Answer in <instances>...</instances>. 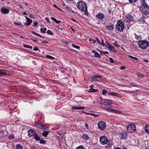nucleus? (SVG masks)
<instances>
[{
  "label": "nucleus",
  "instance_id": "nucleus-15",
  "mask_svg": "<svg viewBox=\"0 0 149 149\" xmlns=\"http://www.w3.org/2000/svg\"><path fill=\"white\" fill-rule=\"evenodd\" d=\"M96 17L100 19H102L104 17V15L103 13H100L96 15Z\"/></svg>",
  "mask_w": 149,
  "mask_h": 149
},
{
  "label": "nucleus",
  "instance_id": "nucleus-56",
  "mask_svg": "<svg viewBox=\"0 0 149 149\" xmlns=\"http://www.w3.org/2000/svg\"><path fill=\"white\" fill-rule=\"evenodd\" d=\"M91 115H92L93 116L95 117H97L98 116V115H97L93 113H91Z\"/></svg>",
  "mask_w": 149,
  "mask_h": 149
},
{
  "label": "nucleus",
  "instance_id": "nucleus-17",
  "mask_svg": "<svg viewBox=\"0 0 149 149\" xmlns=\"http://www.w3.org/2000/svg\"><path fill=\"white\" fill-rule=\"evenodd\" d=\"M92 52L94 54L95 57L98 58H100L101 57L100 56L99 54L96 52L95 51L93 50Z\"/></svg>",
  "mask_w": 149,
  "mask_h": 149
},
{
  "label": "nucleus",
  "instance_id": "nucleus-33",
  "mask_svg": "<svg viewBox=\"0 0 149 149\" xmlns=\"http://www.w3.org/2000/svg\"><path fill=\"white\" fill-rule=\"evenodd\" d=\"M128 57L129 58H131L132 59H133L134 60H136V61H137L138 60V58H137L135 57H134L132 56H131L130 55H128Z\"/></svg>",
  "mask_w": 149,
  "mask_h": 149
},
{
  "label": "nucleus",
  "instance_id": "nucleus-11",
  "mask_svg": "<svg viewBox=\"0 0 149 149\" xmlns=\"http://www.w3.org/2000/svg\"><path fill=\"white\" fill-rule=\"evenodd\" d=\"M1 12L3 14H8L9 12V10L4 8H2L1 9Z\"/></svg>",
  "mask_w": 149,
  "mask_h": 149
},
{
  "label": "nucleus",
  "instance_id": "nucleus-18",
  "mask_svg": "<svg viewBox=\"0 0 149 149\" xmlns=\"http://www.w3.org/2000/svg\"><path fill=\"white\" fill-rule=\"evenodd\" d=\"M49 133V132L47 131H43L42 133V135L44 137H46L47 136Z\"/></svg>",
  "mask_w": 149,
  "mask_h": 149
},
{
  "label": "nucleus",
  "instance_id": "nucleus-55",
  "mask_svg": "<svg viewBox=\"0 0 149 149\" xmlns=\"http://www.w3.org/2000/svg\"><path fill=\"white\" fill-rule=\"evenodd\" d=\"M42 43L43 44H46L48 43V42L46 40L42 41Z\"/></svg>",
  "mask_w": 149,
  "mask_h": 149
},
{
  "label": "nucleus",
  "instance_id": "nucleus-40",
  "mask_svg": "<svg viewBox=\"0 0 149 149\" xmlns=\"http://www.w3.org/2000/svg\"><path fill=\"white\" fill-rule=\"evenodd\" d=\"M135 38L137 39H139L141 38V36H138L135 33Z\"/></svg>",
  "mask_w": 149,
  "mask_h": 149
},
{
  "label": "nucleus",
  "instance_id": "nucleus-64",
  "mask_svg": "<svg viewBox=\"0 0 149 149\" xmlns=\"http://www.w3.org/2000/svg\"><path fill=\"white\" fill-rule=\"evenodd\" d=\"M85 126L87 129L88 128V124H86Z\"/></svg>",
  "mask_w": 149,
  "mask_h": 149
},
{
  "label": "nucleus",
  "instance_id": "nucleus-26",
  "mask_svg": "<svg viewBox=\"0 0 149 149\" xmlns=\"http://www.w3.org/2000/svg\"><path fill=\"white\" fill-rule=\"evenodd\" d=\"M98 90L97 89H94L92 88H90L89 91V92H95L97 91Z\"/></svg>",
  "mask_w": 149,
  "mask_h": 149
},
{
  "label": "nucleus",
  "instance_id": "nucleus-63",
  "mask_svg": "<svg viewBox=\"0 0 149 149\" xmlns=\"http://www.w3.org/2000/svg\"><path fill=\"white\" fill-rule=\"evenodd\" d=\"M103 53L104 54H108V52H107L105 51V52H103Z\"/></svg>",
  "mask_w": 149,
  "mask_h": 149
},
{
  "label": "nucleus",
  "instance_id": "nucleus-38",
  "mask_svg": "<svg viewBox=\"0 0 149 149\" xmlns=\"http://www.w3.org/2000/svg\"><path fill=\"white\" fill-rule=\"evenodd\" d=\"M14 24L18 26H20L22 25V23H21L16 22H14Z\"/></svg>",
  "mask_w": 149,
  "mask_h": 149
},
{
  "label": "nucleus",
  "instance_id": "nucleus-45",
  "mask_svg": "<svg viewBox=\"0 0 149 149\" xmlns=\"http://www.w3.org/2000/svg\"><path fill=\"white\" fill-rule=\"evenodd\" d=\"M107 93V91L106 90H104V89L103 90L102 93V94L103 95H104Z\"/></svg>",
  "mask_w": 149,
  "mask_h": 149
},
{
  "label": "nucleus",
  "instance_id": "nucleus-1",
  "mask_svg": "<svg viewBox=\"0 0 149 149\" xmlns=\"http://www.w3.org/2000/svg\"><path fill=\"white\" fill-rule=\"evenodd\" d=\"M139 9L143 14H149V6L146 3L142 2Z\"/></svg>",
  "mask_w": 149,
  "mask_h": 149
},
{
  "label": "nucleus",
  "instance_id": "nucleus-54",
  "mask_svg": "<svg viewBox=\"0 0 149 149\" xmlns=\"http://www.w3.org/2000/svg\"><path fill=\"white\" fill-rule=\"evenodd\" d=\"M125 67L124 66H122L120 68V69L121 70H124L125 69Z\"/></svg>",
  "mask_w": 149,
  "mask_h": 149
},
{
  "label": "nucleus",
  "instance_id": "nucleus-42",
  "mask_svg": "<svg viewBox=\"0 0 149 149\" xmlns=\"http://www.w3.org/2000/svg\"><path fill=\"white\" fill-rule=\"evenodd\" d=\"M40 143L41 144H45L46 142L42 139H41L40 141Z\"/></svg>",
  "mask_w": 149,
  "mask_h": 149
},
{
  "label": "nucleus",
  "instance_id": "nucleus-13",
  "mask_svg": "<svg viewBox=\"0 0 149 149\" xmlns=\"http://www.w3.org/2000/svg\"><path fill=\"white\" fill-rule=\"evenodd\" d=\"M121 138L122 139H125L127 136V133L124 132L122 133L121 134Z\"/></svg>",
  "mask_w": 149,
  "mask_h": 149
},
{
  "label": "nucleus",
  "instance_id": "nucleus-20",
  "mask_svg": "<svg viewBox=\"0 0 149 149\" xmlns=\"http://www.w3.org/2000/svg\"><path fill=\"white\" fill-rule=\"evenodd\" d=\"M40 128L45 130H47L48 129V127H46L45 125L43 124L41 125L40 126Z\"/></svg>",
  "mask_w": 149,
  "mask_h": 149
},
{
  "label": "nucleus",
  "instance_id": "nucleus-44",
  "mask_svg": "<svg viewBox=\"0 0 149 149\" xmlns=\"http://www.w3.org/2000/svg\"><path fill=\"white\" fill-rule=\"evenodd\" d=\"M76 149H84V148L82 146H80L76 148Z\"/></svg>",
  "mask_w": 149,
  "mask_h": 149
},
{
  "label": "nucleus",
  "instance_id": "nucleus-3",
  "mask_svg": "<svg viewBox=\"0 0 149 149\" xmlns=\"http://www.w3.org/2000/svg\"><path fill=\"white\" fill-rule=\"evenodd\" d=\"M116 28L119 32H121L123 31L124 26L123 22L121 20H119L117 22L116 25Z\"/></svg>",
  "mask_w": 149,
  "mask_h": 149
},
{
  "label": "nucleus",
  "instance_id": "nucleus-46",
  "mask_svg": "<svg viewBox=\"0 0 149 149\" xmlns=\"http://www.w3.org/2000/svg\"><path fill=\"white\" fill-rule=\"evenodd\" d=\"M130 84L131 85L133 86L139 87V86L136 84H134L133 83H130Z\"/></svg>",
  "mask_w": 149,
  "mask_h": 149
},
{
  "label": "nucleus",
  "instance_id": "nucleus-27",
  "mask_svg": "<svg viewBox=\"0 0 149 149\" xmlns=\"http://www.w3.org/2000/svg\"><path fill=\"white\" fill-rule=\"evenodd\" d=\"M16 149H22V146L19 144H17L16 146Z\"/></svg>",
  "mask_w": 149,
  "mask_h": 149
},
{
  "label": "nucleus",
  "instance_id": "nucleus-14",
  "mask_svg": "<svg viewBox=\"0 0 149 149\" xmlns=\"http://www.w3.org/2000/svg\"><path fill=\"white\" fill-rule=\"evenodd\" d=\"M7 74V71L3 70L0 69V76H4Z\"/></svg>",
  "mask_w": 149,
  "mask_h": 149
},
{
  "label": "nucleus",
  "instance_id": "nucleus-57",
  "mask_svg": "<svg viewBox=\"0 0 149 149\" xmlns=\"http://www.w3.org/2000/svg\"><path fill=\"white\" fill-rule=\"evenodd\" d=\"M31 33L33 34H34L36 36H37V35H38V34L35 32H34V31H32L31 32Z\"/></svg>",
  "mask_w": 149,
  "mask_h": 149
},
{
  "label": "nucleus",
  "instance_id": "nucleus-16",
  "mask_svg": "<svg viewBox=\"0 0 149 149\" xmlns=\"http://www.w3.org/2000/svg\"><path fill=\"white\" fill-rule=\"evenodd\" d=\"M106 46L107 47L109 48L111 51L113 52L114 50L113 47L111 44H108V46L106 45Z\"/></svg>",
  "mask_w": 149,
  "mask_h": 149
},
{
  "label": "nucleus",
  "instance_id": "nucleus-61",
  "mask_svg": "<svg viewBox=\"0 0 149 149\" xmlns=\"http://www.w3.org/2000/svg\"><path fill=\"white\" fill-rule=\"evenodd\" d=\"M71 19L73 22H77V21L75 20L74 19H73L72 18H71Z\"/></svg>",
  "mask_w": 149,
  "mask_h": 149
},
{
  "label": "nucleus",
  "instance_id": "nucleus-58",
  "mask_svg": "<svg viewBox=\"0 0 149 149\" xmlns=\"http://www.w3.org/2000/svg\"><path fill=\"white\" fill-rule=\"evenodd\" d=\"M114 112L115 113H121V112L120 111H116V110H115V111H114Z\"/></svg>",
  "mask_w": 149,
  "mask_h": 149
},
{
  "label": "nucleus",
  "instance_id": "nucleus-25",
  "mask_svg": "<svg viewBox=\"0 0 149 149\" xmlns=\"http://www.w3.org/2000/svg\"><path fill=\"white\" fill-rule=\"evenodd\" d=\"M103 99L99 98L97 99V102L99 103L103 104Z\"/></svg>",
  "mask_w": 149,
  "mask_h": 149
},
{
  "label": "nucleus",
  "instance_id": "nucleus-5",
  "mask_svg": "<svg viewBox=\"0 0 149 149\" xmlns=\"http://www.w3.org/2000/svg\"><path fill=\"white\" fill-rule=\"evenodd\" d=\"M127 129L128 132L132 133L136 130V127L134 124H129L127 127Z\"/></svg>",
  "mask_w": 149,
  "mask_h": 149
},
{
  "label": "nucleus",
  "instance_id": "nucleus-30",
  "mask_svg": "<svg viewBox=\"0 0 149 149\" xmlns=\"http://www.w3.org/2000/svg\"><path fill=\"white\" fill-rule=\"evenodd\" d=\"M89 41L92 42L94 44H95L96 42V40L95 39H93L91 38H90L89 39Z\"/></svg>",
  "mask_w": 149,
  "mask_h": 149
},
{
  "label": "nucleus",
  "instance_id": "nucleus-39",
  "mask_svg": "<svg viewBox=\"0 0 149 149\" xmlns=\"http://www.w3.org/2000/svg\"><path fill=\"white\" fill-rule=\"evenodd\" d=\"M47 33L48 34L52 35L53 33L50 30H48L47 32Z\"/></svg>",
  "mask_w": 149,
  "mask_h": 149
},
{
  "label": "nucleus",
  "instance_id": "nucleus-62",
  "mask_svg": "<svg viewBox=\"0 0 149 149\" xmlns=\"http://www.w3.org/2000/svg\"><path fill=\"white\" fill-rule=\"evenodd\" d=\"M85 14L86 15H87L88 14V12L87 11V10H86V11H85Z\"/></svg>",
  "mask_w": 149,
  "mask_h": 149
},
{
  "label": "nucleus",
  "instance_id": "nucleus-8",
  "mask_svg": "<svg viewBox=\"0 0 149 149\" xmlns=\"http://www.w3.org/2000/svg\"><path fill=\"white\" fill-rule=\"evenodd\" d=\"M98 127L101 130H103L106 126V123L104 121H100L98 123Z\"/></svg>",
  "mask_w": 149,
  "mask_h": 149
},
{
  "label": "nucleus",
  "instance_id": "nucleus-37",
  "mask_svg": "<svg viewBox=\"0 0 149 149\" xmlns=\"http://www.w3.org/2000/svg\"><path fill=\"white\" fill-rule=\"evenodd\" d=\"M77 109L78 110L84 109H85V108L84 107L79 106L77 107Z\"/></svg>",
  "mask_w": 149,
  "mask_h": 149
},
{
  "label": "nucleus",
  "instance_id": "nucleus-51",
  "mask_svg": "<svg viewBox=\"0 0 149 149\" xmlns=\"http://www.w3.org/2000/svg\"><path fill=\"white\" fill-rule=\"evenodd\" d=\"M102 46H104L105 45V44L104 42V40L103 39H102Z\"/></svg>",
  "mask_w": 149,
  "mask_h": 149
},
{
  "label": "nucleus",
  "instance_id": "nucleus-10",
  "mask_svg": "<svg viewBox=\"0 0 149 149\" xmlns=\"http://www.w3.org/2000/svg\"><path fill=\"white\" fill-rule=\"evenodd\" d=\"M103 104L105 105H109L112 103L111 100L104 99L103 100Z\"/></svg>",
  "mask_w": 149,
  "mask_h": 149
},
{
  "label": "nucleus",
  "instance_id": "nucleus-34",
  "mask_svg": "<svg viewBox=\"0 0 149 149\" xmlns=\"http://www.w3.org/2000/svg\"><path fill=\"white\" fill-rule=\"evenodd\" d=\"M109 94L110 95H113V96H117L118 95L117 93H116L115 92H111L109 93Z\"/></svg>",
  "mask_w": 149,
  "mask_h": 149
},
{
  "label": "nucleus",
  "instance_id": "nucleus-19",
  "mask_svg": "<svg viewBox=\"0 0 149 149\" xmlns=\"http://www.w3.org/2000/svg\"><path fill=\"white\" fill-rule=\"evenodd\" d=\"M136 75L137 77H140L141 78H143L144 77V76L143 74L138 72L136 73Z\"/></svg>",
  "mask_w": 149,
  "mask_h": 149
},
{
  "label": "nucleus",
  "instance_id": "nucleus-36",
  "mask_svg": "<svg viewBox=\"0 0 149 149\" xmlns=\"http://www.w3.org/2000/svg\"><path fill=\"white\" fill-rule=\"evenodd\" d=\"M83 137L84 139H86V140L88 139H89V137L86 134H83Z\"/></svg>",
  "mask_w": 149,
  "mask_h": 149
},
{
  "label": "nucleus",
  "instance_id": "nucleus-60",
  "mask_svg": "<svg viewBox=\"0 0 149 149\" xmlns=\"http://www.w3.org/2000/svg\"><path fill=\"white\" fill-rule=\"evenodd\" d=\"M96 39H97V41L99 43V45H100L101 44L100 42L99 41V40L97 38H96Z\"/></svg>",
  "mask_w": 149,
  "mask_h": 149
},
{
  "label": "nucleus",
  "instance_id": "nucleus-28",
  "mask_svg": "<svg viewBox=\"0 0 149 149\" xmlns=\"http://www.w3.org/2000/svg\"><path fill=\"white\" fill-rule=\"evenodd\" d=\"M105 109L111 112H114V111H115V110H114L113 109H111V108H105Z\"/></svg>",
  "mask_w": 149,
  "mask_h": 149
},
{
  "label": "nucleus",
  "instance_id": "nucleus-35",
  "mask_svg": "<svg viewBox=\"0 0 149 149\" xmlns=\"http://www.w3.org/2000/svg\"><path fill=\"white\" fill-rule=\"evenodd\" d=\"M45 57L47 58H49V59H54V58L51 56H50V55H46V56H45Z\"/></svg>",
  "mask_w": 149,
  "mask_h": 149
},
{
  "label": "nucleus",
  "instance_id": "nucleus-32",
  "mask_svg": "<svg viewBox=\"0 0 149 149\" xmlns=\"http://www.w3.org/2000/svg\"><path fill=\"white\" fill-rule=\"evenodd\" d=\"M23 46L25 48H27L29 49H32V47L31 46L26 44H24L23 45Z\"/></svg>",
  "mask_w": 149,
  "mask_h": 149
},
{
  "label": "nucleus",
  "instance_id": "nucleus-53",
  "mask_svg": "<svg viewBox=\"0 0 149 149\" xmlns=\"http://www.w3.org/2000/svg\"><path fill=\"white\" fill-rule=\"evenodd\" d=\"M8 138L10 139H13L14 138V136L13 135H11L8 136Z\"/></svg>",
  "mask_w": 149,
  "mask_h": 149
},
{
  "label": "nucleus",
  "instance_id": "nucleus-41",
  "mask_svg": "<svg viewBox=\"0 0 149 149\" xmlns=\"http://www.w3.org/2000/svg\"><path fill=\"white\" fill-rule=\"evenodd\" d=\"M72 46L74 47L77 48V49H79L80 47L79 46H78L77 45H74L73 44H72Z\"/></svg>",
  "mask_w": 149,
  "mask_h": 149
},
{
  "label": "nucleus",
  "instance_id": "nucleus-7",
  "mask_svg": "<svg viewBox=\"0 0 149 149\" xmlns=\"http://www.w3.org/2000/svg\"><path fill=\"white\" fill-rule=\"evenodd\" d=\"M89 79L92 81H101L102 80V76L100 75H97V76L91 77Z\"/></svg>",
  "mask_w": 149,
  "mask_h": 149
},
{
  "label": "nucleus",
  "instance_id": "nucleus-12",
  "mask_svg": "<svg viewBox=\"0 0 149 149\" xmlns=\"http://www.w3.org/2000/svg\"><path fill=\"white\" fill-rule=\"evenodd\" d=\"M25 17L27 20L26 23H25V24L28 26L30 25L32 22V20L26 16H25Z\"/></svg>",
  "mask_w": 149,
  "mask_h": 149
},
{
  "label": "nucleus",
  "instance_id": "nucleus-2",
  "mask_svg": "<svg viewBox=\"0 0 149 149\" xmlns=\"http://www.w3.org/2000/svg\"><path fill=\"white\" fill-rule=\"evenodd\" d=\"M77 6L78 8L82 11L87 10V6L86 3L83 1H80L77 3Z\"/></svg>",
  "mask_w": 149,
  "mask_h": 149
},
{
  "label": "nucleus",
  "instance_id": "nucleus-4",
  "mask_svg": "<svg viewBox=\"0 0 149 149\" xmlns=\"http://www.w3.org/2000/svg\"><path fill=\"white\" fill-rule=\"evenodd\" d=\"M139 47L142 49H146L149 46V43L146 40L140 41L138 42Z\"/></svg>",
  "mask_w": 149,
  "mask_h": 149
},
{
  "label": "nucleus",
  "instance_id": "nucleus-9",
  "mask_svg": "<svg viewBox=\"0 0 149 149\" xmlns=\"http://www.w3.org/2000/svg\"><path fill=\"white\" fill-rule=\"evenodd\" d=\"M28 135L29 137L34 136L36 134V132L33 130L30 129L28 131Z\"/></svg>",
  "mask_w": 149,
  "mask_h": 149
},
{
  "label": "nucleus",
  "instance_id": "nucleus-29",
  "mask_svg": "<svg viewBox=\"0 0 149 149\" xmlns=\"http://www.w3.org/2000/svg\"><path fill=\"white\" fill-rule=\"evenodd\" d=\"M46 30L47 29L46 28H41L40 29V31L42 33H45Z\"/></svg>",
  "mask_w": 149,
  "mask_h": 149
},
{
  "label": "nucleus",
  "instance_id": "nucleus-22",
  "mask_svg": "<svg viewBox=\"0 0 149 149\" xmlns=\"http://www.w3.org/2000/svg\"><path fill=\"white\" fill-rule=\"evenodd\" d=\"M113 26L111 25L110 26H107L106 27V29L109 30H111L113 29Z\"/></svg>",
  "mask_w": 149,
  "mask_h": 149
},
{
  "label": "nucleus",
  "instance_id": "nucleus-50",
  "mask_svg": "<svg viewBox=\"0 0 149 149\" xmlns=\"http://www.w3.org/2000/svg\"><path fill=\"white\" fill-rule=\"evenodd\" d=\"M45 19L46 21L47 22H50V20L49 19V18L48 17H46L45 18Z\"/></svg>",
  "mask_w": 149,
  "mask_h": 149
},
{
  "label": "nucleus",
  "instance_id": "nucleus-23",
  "mask_svg": "<svg viewBox=\"0 0 149 149\" xmlns=\"http://www.w3.org/2000/svg\"><path fill=\"white\" fill-rule=\"evenodd\" d=\"M145 131L149 134V125H147L145 127Z\"/></svg>",
  "mask_w": 149,
  "mask_h": 149
},
{
  "label": "nucleus",
  "instance_id": "nucleus-31",
  "mask_svg": "<svg viewBox=\"0 0 149 149\" xmlns=\"http://www.w3.org/2000/svg\"><path fill=\"white\" fill-rule=\"evenodd\" d=\"M34 138H35V139L36 140L39 141L40 140V137L36 135V134L34 135Z\"/></svg>",
  "mask_w": 149,
  "mask_h": 149
},
{
  "label": "nucleus",
  "instance_id": "nucleus-24",
  "mask_svg": "<svg viewBox=\"0 0 149 149\" xmlns=\"http://www.w3.org/2000/svg\"><path fill=\"white\" fill-rule=\"evenodd\" d=\"M126 17L127 19L130 20H132L133 19V16L130 15H127L126 16Z\"/></svg>",
  "mask_w": 149,
  "mask_h": 149
},
{
  "label": "nucleus",
  "instance_id": "nucleus-43",
  "mask_svg": "<svg viewBox=\"0 0 149 149\" xmlns=\"http://www.w3.org/2000/svg\"><path fill=\"white\" fill-rule=\"evenodd\" d=\"M138 0H128L130 3H133L136 2Z\"/></svg>",
  "mask_w": 149,
  "mask_h": 149
},
{
  "label": "nucleus",
  "instance_id": "nucleus-59",
  "mask_svg": "<svg viewBox=\"0 0 149 149\" xmlns=\"http://www.w3.org/2000/svg\"><path fill=\"white\" fill-rule=\"evenodd\" d=\"M110 62H111V63H113V61L112 59V58H110Z\"/></svg>",
  "mask_w": 149,
  "mask_h": 149
},
{
  "label": "nucleus",
  "instance_id": "nucleus-6",
  "mask_svg": "<svg viewBox=\"0 0 149 149\" xmlns=\"http://www.w3.org/2000/svg\"><path fill=\"white\" fill-rule=\"evenodd\" d=\"M100 141L102 145L107 144L108 142V140L107 137L104 136H101L100 138Z\"/></svg>",
  "mask_w": 149,
  "mask_h": 149
},
{
  "label": "nucleus",
  "instance_id": "nucleus-47",
  "mask_svg": "<svg viewBox=\"0 0 149 149\" xmlns=\"http://www.w3.org/2000/svg\"><path fill=\"white\" fill-rule=\"evenodd\" d=\"M33 50L35 51H36L37 50H38V51H39V52L40 51L39 49L36 47H34V49H33Z\"/></svg>",
  "mask_w": 149,
  "mask_h": 149
},
{
  "label": "nucleus",
  "instance_id": "nucleus-49",
  "mask_svg": "<svg viewBox=\"0 0 149 149\" xmlns=\"http://www.w3.org/2000/svg\"><path fill=\"white\" fill-rule=\"evenodd\" d=\"M33 24L34 26H35L36 27L38 25V24L35 21H34L33 23Z\"/></svg>",
  "mask_w": 149,
  "mask_h": 149
},
{
  "label": "nucleus",
  "instance_id": "nucleus-48",
  "mask_svg": "<svg viewBox=\"0 0 149 149\" xmlns=\"http://www.w3.org/2000/svg\"><path fill=\"white\" fill-rule=\"evenodd\" d=\"M77 107L73 106L72 107V109H77Z\"/></svg>",
  "mask_w": 149,
  "mask_h": 149
},
{
  "label": "nucleus",
  "instance_id": "nucleus-52",
  "mask_svg": "<svg viewBox=\"0 0 149 149\" xmlns=\"http://www.w3.org/2000/svg\"><path fill=\"white\" fill-rule=\"evenodd\" d=\"M66 9L69 11H71V9L68 6H66Z\"/></svg>",
  "mask_w": 149,
  "mask_h": 149
},
{
  "label": "nucleus",
  "instance_id": "nucleus-21",
  "mask_svg": "<svg viewBox=\"0 0 149 149\" xmlns=\"http://www.w3.org/2000/svg\"><path fill=\"white\" fill-rule=\"evenodd\" d=\"M51 19L52 20H53L56 23H59L60 22V20L57 21L56 19L54 17H51Z\"/></svg>",
  "mask_w": 149,
  "mask_h": 149
}]
</instances>
